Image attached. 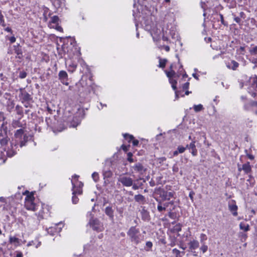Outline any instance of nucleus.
Returning a JSON list of instances; mask_svg holds the SVG:
<instances>
[{
	"mask_svg": "<svg viewBox=\"0 0 257 257\" xmlns=\"http://www.w3.org/2000/svg\"><path fill=\"white\" fill-rule=\"evenodd\" d=\"M191 154L193 156H196L197 154V150L196 149L192 150Z\"/></svg>",
	"mask_w": 257,
	"mask_h": 257,
	"instance_id": "obj_57",
	"label": "nucleus"
},
{
	"mask_svg": "<svg viewBox=\"0 0 257 257\" xmlns=\"http://www.w3.org/2000/svg\"><path fill=\"white\" fill-rule=\"evenodd\" d=\"M157 201L158 202V204L157 206V209L159 212H163L164 211L166 210L165 207L163 205V203L159 199H156Z\"/></svg>",
	"mask_w": 257,
	"mask_h": 257,
	"instance_id": "obj_28",
	"label": "nucleus"
},
{
	"mask_svg": "<svg viewBox=\"0 0 257 257\" xmlns=\"http://www.w3.org/2000/svg\"><path fill=\"white\" fill-rule=\"evenodd\" d=\"M4 22V16L2 14V12L0 10V25L2 24Z\"/></svg>",
	"mask_w": 257,
	"mask_h": 257,
	"instance_id": "obj_53",
	"label": "nucleus"
},
{
	"mask_svg": "<svg viewBox=\"0 0 257 257\" xmlns=\"http://www.w3.org/2000/svg\"><path fill=\"white\" fill-rule=\"evenodd\" d=\"M14 47L15 52L17 54V57L21 59L23 57V51L20 45L18 44L17 46H14Z\"/></svg>",
	"mask_w": 257,
	"mask_h": 257,
	"instance_id": "obj_22",
	"label": "nucleus"
},
{
	"mask_svg": "<svg viewBox=\"0 0 257 257\" xmlns=\"http://www.w3.org/2000/svg\"><path fill=\"white\" fill-rule=\"evenodd\" d=\"M188 245L190 250H195L199 246V242L198 240L194 239L189 242Z\"/></svg>",
	"mask_w": 257,
	"mask_h": 257,
	"instance_id": "obj_19",
	"label": "nucleus"
},
{
	"mask_svg": "<svg viewBox=\"0 0 257 257\" xmlns=\"http://www.w3.org/2000/svg\"><path fill=\"white\" fill-rule=\"evenodd\" d=\"M12 125L15 128L22 127L23 129H24L26 126V124L22 123L20 120L13 121Z\"/></svg>",
	"mask_w": 257,
	"mask_h": 257,
	"instance_id": "obj_26",
	"label": "nucleus"
},
{
	"mask_svg": "<svg viewBox=\"0 0 257 257\" xmlns=\"http://www.w3.org/2000/svg\"><path fill=\"white\" fill-rule=\"evenodd\" d=\"M169 82L171 84L172 87L173 89L174 90H175V96L176 98H179V92L178 91H176L177 87V80L175 79H174L173 78L169 79Z\"/></svg>",
	"mask_w": 257,
	"mask_h": 257,
	"instance_id": "obj_20",
	"label": "nucleus"
},
{
	"mask_svg": "<svg viewBox=\"0 0 257 257\" xmlns=\"http://www.w3.org/2000/svg\"><path fill=\"white\" fill-rule=\"evenodd\" d=\"M199 239L201 243H205V241L207 239V236L204 233H201L199 236Z\"/></svg>",
	"mask_w": 257,
	"mask_h": 257,
	"instance_id": "obj_35",
	"label": "nucleus"
},
{
	"mask_svg": "<svg viewBox=\"0 0 257 257\" xmlns=\"http://www.w3.org/2000/svg\"><path fill=\"white\" fill-rule=\"evenodd\" d=\"M172 252L174 254H175V257H182V255L181 254V251L177 248H174L172 250Z\"/></svg>",
	"mask_w": 257,
	"mask_h": 257,
	"instance_id": "obj_40",
	"label": "nucleus"
},
{
	"mask_svg": "<svg viewBox=\"0 0 257 257\" xmlns=\"http://www.w3.org/2000/svg\"><path fill=\"white\" fill-rule=\"evenodd\" d=\"M249 52L252 57V62L254 63H257V46L250 48Z\"/></svg>",
	"mask_w": 257,
	"mask_h": 257,
	"instance_id": "obj_16",
	"label": "nucleus"
},
{
	"mask_svg": "<svg viewBox=\"0 0 257 257\" xmlns=\"http://www.w3.org/2000/svg\"><path fill=\"white\" fill-rule=\"evenodd\" d=\"M58 78L61 82L65 85H68V76L67 72L64 70H61L58 74Z\"/></svg>",
	"mask_w": 257,
	"mask_h": 257,
	"instance_id": "obj_9",
	"label": "nucleus"
},
{
	"mask_svg": "<svg viewBox=\"0 0 257 257\" xmlns=\"http://www.w3.org/2000/svg\"><path fill=\"white\" fill-rule=\"evenodd\" d=\"M228 209L229 211L232 213V215L234 216L237 215V206L236 205L234 200H231L228 203Z\"/></svg>",
	"mask_w": 257,
	"mask_h": 257,
	"instance_id": "obj_11",
	"label": "nucleus"
},
{
	"mask_svg": "<svg viewBox=\"0 0 257 257\" xmlns=\"http://www.w3.org/2000/svg\"><path fill=\"white\" fill-rule=\"evenodd\" d=\"M73 122H72L70 125V127H75L76 126H77L80 123V122H79L78 121H77L76 122L74 121V120H73Z\"/></svg>",
	"mask_w": 257,
	"mask_h": 257,
	"instance_id": "obj_50",
	"label": "nucleus"
},
{
	"mask_svg": "<svg viewBox=\"0 0 257 257\" xmlns=\"http://www.w3.org/2000/svg\"><path fill=\"white\" fill-rule=\"evenodd\" d=\"M89 224L92 228L97 232L102 231L104 229L103 224L97 218H91Z\"/></svg>",
	"mask_w": 257,
	"mask_h": 257,
	"instance_id": "obj_5",
	"label": "nucleus"
},
{
	"mask_svg": "<svg viewBox=\"0 0 257 257\" xmlns=\"http://www.w3.org/2000/svg\"><path fill=\"white\" fill-rule=\"evenodd\" d=\"M78 176L77 175H74L73 177V180H71V183L72 185V194L73 195H76V194H81L82 192V187L83 186V184L81 182H79V187L76 188V184L74 182V180L76 179L77 180L78 178Z\"/></svg>",
	"mask_w": 257,
	"mask_h": 257,
	"instance_id": "obj_6",
	"label": "nucleus"
},
{
	"mask_svg": "<svg viewBox=\"0 0 257 257\" xmlns=\"http://www.w3.org/2000/svg\"><path fill=\"white\" fill-rule=\"evenodd\" d=\"M193 108L195 112H199L203 109V105L201 104L194 105Z\"/></svg>",
	"mask_w": 257,
	"mask_h": 257,
	"instance_id": "obj_39",
	"label": "nucleus"
},
{
	"mask_svg": "<svg viewBox=\"0 0 257 257\" xmlns=\"http://www.w3.org/2000/svg\"><path fill=\"white\" fill-rule=\"evenodd\" d=\"M15 137L16 138V143L19 144L20 147L25 146L28 137L24 133V129L18 130L15 134Z\"/></svg>",
	"mask_w": 257,
	"mask_h": 257,
	"instance_id": "obj_2",
	"label": "nucleus"
},
{
	"mask_svg": "<svg viewBox=\"0 0 257 257\" xmlns=\"http://www.w3.org/2000/svg\"><path fill=\"white\" fill-rule=\"evenodd\" d=\"M103 176L104 179L110 178L112 176V172L110 170L104 171Z\"/></svg>",
	"mask_w": 257,
	"mask_h": 257,
	"instance_id": "obj_37",
	"label": "nucleus"
},
{
	"mask_svg": "<svg viewBox=\"0 0 257 257\" xmlns=\"http://www.w3.org/2000/svg\"><path fill=\"white\" fill-rule=\"evenodd\" d=\"M127 160L128 162L132 163V162H134V159H133L132 157H133V154L131 153V152H129L127 154Z\"/></svg>",
	"mask_w": 257,
	"mask_h": 257,
	"instance_id": "obj_43",
	"label": "nucleus"
},
{
	"mask_svg": "<svg viewBox=\"0 0 257 257\" xmlns=\"http://www.w3.org/2000/svg\"><path fill=\"white\" fill-rule=\"evenodd\" d=\"M92 178L94 182H97L99 180L98 174L96 172H94L92 174Z\"/></svg>",
	"mask_w": 257,
	"mask_h": 257,
	"instance_id": "obj_41",
	"label": "nucleus"
},
{
	"mask_svg": "<svg viewBox=\"0 0 257 257\" xmlns=\"http://www.w3.org/2000/svg\"><path fill=\"white\" fill-rule=\"evenodd\" d=\"M170 204H173V201H171L170 202H166V203H163V206L165 207V208L166 209V208L168 207V206H169V205Z\"/></svg>",
	"mask_w": 257,
	"mask_h": 257,
	"instance_id": "obj_52",
	"label": "nucleus"
},
{
	"mask_svg": "<svg viewBox=\"0 0 257 257\" xmlns=\"http://www.w3.org/2000/svg\"><path fill=\"white\" fill-rule=\"evenodd\" d=\"M132 168L135 171L139 173L141 175L144 174L147 170V168L140 163L136 164L134 166H132Z\"/></svg>",
	"mask_w": 257,
	"mask_h": 257,
	"instance_id": "obj_10",
	"label": "nucleus"
},
{
	"mask_svg": "<svg viewBox=\"0 0 257 257\" xmlns=\"http://www.w3.org/2000/svg\"><path fill=\"white\" fill-rule=\"evenodd\" d=\"M248 109L252 111L256 115H257V101H251L247 104Z\"/></svg>",
	"mask_w": 257,
	"mask_h": 257,
	"instance_id": "obj_18",
	"label": "nucleus"
},
{
	"mask_svg": "<svg viewBox=\"0 0 257 257\" xmlns=\"http://www.w3.org/2000/svg\"><path fill=\"white\" fill-rule=\"evenodd\" d=\"M204 40L205 41L207 42V43H209L211 41V37H208V38H206V37H205L204 38Z\"/></svg>",
	"mask_w": 257,
	"mask_h": 257,
	"instance_id": "obj_61",
	"label": "nucleus"
},
{
	"mask_svg": "<svg viewBox=\"0 0 257 257\" xmlns=\"http://www.w3.org/2000/svg\"><path fill=\"white\" fill-rule=\"evenodd\" d=\"M34 197L33 194L27 195L25 198V206L27 210L35 211L37 205L34 203Z\"/></svg>",
	"mask_w": 257,
	"mask_h": 257,
	"instance_id": "obj_3",
	"label": "nucleus"
},
{
	"mask_svg": "<svg viewBox=\"0 0 257 257\" xmlns=\"http://www.w3.org/2000/svg\"><path fill=\"white\" fill-rule=\"evenodd\" d=\"M226 67L230 69L235 70L239 66V64L234 60H231L226 64Z\"/></svg>",
	"mask_w": 257,
	"mask_h": 257,
	"instance_id": "obj_17",
	"label": "nucleus"
},
{
	"mask_svg": "<svg viewBox=\"0 0 257 257\" xmlns=\"http://www.w3.org/2000/svg\"><path fill=\"white\" fill-rule=\"evenodd\" d=\"M158 58L159 59V65L158 66L160 68H164L167 61V59H162L160 57H159Z\"/></svg>",
	"mask_w": 257,
	"mask_h": 257,
	"instance_id": "obj_33",
	"label": "nucleus"
},
{
	"mask_svg": "<svg viewBox=\"0 0 257 257\" xmlns=\"http://www.w3.org/2000/svg\"><path fill=\"white\" fill-rule=\"evenodd\" d=\"M189 83L187 82L185 83L183 85L182 88L184 90H186L189 88Z\"/></svg>",
	"mask_w": 257,
	"mask_h": 257,
	"instance_id": "obj_51",
	"label": "nucleus"
},
{
	"mask_svg": "<svg viewBox=\"0 0 257 257\" xmlns=\"http://www.w3.org/2000/svg\"><path fill=\"white\" fill-rule=\"evenodd\" d=\"M121 148L122 149V150L124 151H126L127 150V147L125 145H122L121 146Z\"/></svg>",
	"mask_w": 257,
	"mask_h": 257,
	"instance_id": "obj_64",
	"label": "nucleus"
},
{
	"mask_svg": "<svg viewBox=\"0 0 257 257\" xmlns=\"http://www.w3.org/2000/svg\"><path fill=\"white\" fill-rule=\"evenodd\" d=\"M21 240L15 237L10 236L9 237V242L11 244H14L15 246H19L21 245Z\"/></svg>",
	"mask_w": 257,
	"mask_h": 257,
	"instance_id": "obj_23",
	"label": "nucleus"
},
{
	"mask_svg": "<svg viewBox=\"0 0 257 257\" xmlns=\"http://www.w3.org/2000/svg\"><path fill=\"white\" fill-rule=\"evenodd\" d=\"M23 103L24 104V106L26 107H28L30 106V104L28 102V101H24V102Z\"/></svg>",
	"mask_w": 257,
	"mask_h": 257,
	"instance_id": "obj_63",
	"label": "nucleus"
},
{
	"mask_svg": "<svg viewBox=\"0 0 257 257\" xmlns=\"http://www.w3.org/2000/svg\"><path fill=\"white\" fill-rule=\"evenodd\" d=\"M16 110L17 111V113L18 114L20 115L21 116L23 115V110L22 107L17 105L16 106Z\"/></svg>",
	"mask_w": 257,
	"mask_h": 257,
	"instance_id": "obj_38",
	"label": "nucleus"
},
{
	"mask_svg": "<svg viewBox=\"0 0 257 257\" xmlns=\"http://www.w3.org/2000/svg\"><path fill=\"white\" fill-rule=\"evenodd\" d=\"M244 49L245 47H240L238 50L237 51L240 54H244Z\"/></svg>",
	"mask_w": 257,
	"mask_h": 257,
	"instance_id": "obj_49",
	"label": "nucleus"
},
{
	"mask_svg": "<svg viewBox=\"0 0 257 257\" xmlns=\"http://www.w3.org/2000/svg\"><path fill=\"white\" fill-rule=\"evenodd\" d=\"M234 20L237 23H239L240 22V18L239 17H235Z\"/></svg>",
	"mask_w": 257,
	"mask_h": 257,
	"instance_id": "obj_62",
	"label": "nucleus"
},
{
	"mask_svg": "<svg viewBox=\"0 0 257 257\" xmlns=\"http://www.w3.org/2000/svg\"><path fill=\"white\" fill-rule=\"evenodd\" d=\"M146 246L151 248L153 246V243L151 241H147L146 243Z\"/></svg>",
	"mask_w": 257,
	"mask_h": 257,
	"instance_id": "obj_54",
	"label": "nucleus"
},
{
	"mask_svg": "<svg viewBox=\"0 0 257 257\" xmlns=\"http://www.w3.org/2000/svg\"><path fill=\"white\" fill-rule=\"evenodd\" d=\"M241 169L244 171L246 174L248 173L251 171V167L249 163L248 162L242 165ZM239 171L241 170V168L238 169Z\"/></svg>",
	"mask_w": 257,
	"mask_h": 257,
	"instance_id": "obj_27",
	"label": "nucleus"
},
{
	"mask_svg": "<svg viewBox=\"0 0 257 257\" xmlns=\"http://www.w3.org/2000/svg\"><path fill=\"white\" fill-rule=\"evenodd\" d=\"M35 244H36L35 242L33 240V241H29L28 242V243L27 244V246H30L35 245Z\"/></svg>",
	"mask_w": 257,
	"mask_h": 257,
	"instance_id": "obj_59",
	"label": "nucleus"
},
{
	"mask_svg": "<svg viewBox=\"0 0 257 257\" xmlns=\"http://www.w3.org/2000/svg\"><path fill=\"white\" fill-rule=\"evenodd\" d=\"M18 146H20V144L16 142L14 145H13V144L11 145V149H9L7 151V155L9 157H13L17 153V149Z\"/></svg>",
	"mask_w": 257,
	"mask_h": 257,
	"instance_id": "obj_14",
	"label": "nucleus"
},
{
	"mask_svg": "<svg viewBox=\"0 0 257 257\" xmlns=\"http://www.w3.org/2000/svg\"><path fill=\"white\" fill-rule=\"evenodd\" d=\"M126 233L131 241L136 245L141 243L145 239V231L142 233L140 229L136 226L131 227Z\"/></svg>",
	"mask_w": 257,
	"mask_h": 257,
	"instance_id": "obj_1",
	"label": "nucleus"
},
{
	"mask_svg": "<svg viewBox=\"0 0 257 257\" xmlns=\"http://www.w3.org/2000/svg\"><path fill=\"white\" fill-rule=\"evenodd\" d=\"M80 84L82 85V87L83 88V89H82V91H87L89 90V87L86 85L85 81L81 79L80 81Z\"/></svg>",
	"mask_w": 257,
	"mask_h": 257,
	"instance_id": "obj_34",
	"label": "nucleus"
},
{
	"mask_svg": "<svg viewBox=\"0 0 257 257\" xmlns=\"http://www.w3.org/2000/svg\"><path fill=\"white\" fill-rule=\"evenodd\" d=\"M167 77L170 79L173 78L175 75V72L174 71H171L169 72H166Z\"/></svg>",
	"mask_w": 257,
	"mask_h": 257,
	"instance_id": "obj_42",
	"label": "nucleus"
},
{
	"mask_svg": "<svg viewBox=\"0 0 257 257\" xmlns=\"http://www.w3.org/2000/svg\"><path fill=\"white\" fill-rule=\"evenodd\" d=\"M201 244L200 250L203 253H204L208 250V246L206 244V243H201Z\"/></svg>",
	"mask_w": 257,
	"mask_h": 257,
	"instance_id": "obj_36",
	"label": "nucleus"
},
{
	"mask_svg": "<svg viewBox=\"0 0 257 257\" xmlns=\"http://www.w3.org/2000/svg\"><path fill=\"white\" fill-rule=\"evenodd\" d=\"M194 192H193V191H191L190 193H189V196L190 198V199L193 201V196L194 195Z\"/></svg>",
	"mask_w": 257,
	"mask_h": 257,
	"instance_id": "obj_56",
	"label": "nucleus"
},
{
	"mask_svg": "<svg viewBox=\"0 0 257 257\" xmlns=\"http://www.w3.org/2000/svg\"><path fill=\"white\" fill-rule=\"evenodd\" d=\"M2 128L0 133V146H4L7 144L9 139L7 136V127L4 123L2 124Z\"/></svg>",
	"mask_w": 257,
	"mask_h": 257,
	"instance_id": "obj_4",
	"label": "nucleus"
},
{
	"mask_svg": "<svg viewBox=\"0 0 257 257\" xmlns=\"http://www.w3.org/2000/svg\"><path fill=\"white\" fill-rule=\"evenodd\" d=\"M154 41H159L161 40L162 33H151Z\"/></svg>",
	"mask_w": 257,
	"mask_h": 257,
	"instance_id": "obj_30",
	"label": "nucleus"
},
{
	"mask_svg": "<svg viewBox=\"0 0 257 257\" xmlns=\"http://www.w3.org/2000/svg\"><path fill=\"white\" fill-rule=\"evenodd\" d=\"M174 230L177 232H179L181 230V226L180 224H176L174 226Z\"/></svg>",
	"mask_w": 257,
	"mask_h": 257,
	"instance_id": "obj_48",
	"label": "nucleus"
},
{
	"mask_svg": "<svg viewBox=\"0 0 257 257\" xmlns=\"http://www.w3.org/2000/svg\"><path fill=\"white\" fill-rule=\"evenodd\" d=\"M179 153H183L186 150V148L182 146H179L177 148Z\"/></svg>",
	"mask_w": 257,
	"mask_h": 257,
	"instance_id": "obj_47",
	"label": "nucleus"
},
{
	"mask_svg": "<svg viewBox=\"0 0 257 257\" xmlns=\"http://www.w3.org/2000/svg\"><path fill=\"white\" fill-rule=\"evenodd\" d=\"M21 98L23 100V103L24 101H29L32 99L31 95L26 91H22L21 92Z\"/></svg>",
	"mask_w": 257,
	"mask_h": 257,
	"instance_id": "obj_24",
	"label": "nucleus"
},
{
	"mask_svg": "<svg viewBox=\"0 0 257 257\" xmlns=\"http://www.w3.org/2000/svg\"><path fill=\"white\" fill-rule=\"evenodd\" d=\"M123 136L124 138L126 140H127L129 142H130L131 141H133V145L134 146H137L138 145L139 141L137 140H134L133 136L128 134H124Z\"/></svg>",
	"mask_w": 257,
	"mask_h": 257,
	"instance_id": "obj_21",
	"label": "nucleus"
},
{
	"mask_svg": "<svg viewBox=\"0 0 257 257\" xmlns=\"http://www.w3.org/2000/svg\"><path fill=\"white\" fill-rule=\"evenodd\" d=\"M118 181L120 182L123 186L125 187H131L133 184V179L130 177L121 175L118 178Z\"/></svg>",
	"mask_w": 257,
	"mask_h": 257,
	"instance_id": "obj_7",
	"label": "nucleus"
},
{
	"mask_svg": "<svg viewBox=\"0 0 257 257\" xmlns=\"http://www.w3.org/2000/svg\"><path fill=\"white\" fill-rule=\"evenodd\" d=\"M115 209H116V212L119 214V217L121 218H122L123 216V211L124 210V207L116 206L115 207Z\"/></svg>",
	"mask_w": 257,
	"mask_h": 257,
	"instance_id": "obj_32",
	"label": "nucleus"
},
{
	"mask_svg": "<svg viewBox=\"0 0 257 257\" xmlns=\"http://www.w3.org/2000/svg\"><path fill=\"white\" fill-rule=\"evenodd\" d=\"M72 201L73 204H76L78 203L79 199L76 196V195H73L72 197Z\"/></svg>",
	"mask_w": 257,
	"mask_h": 257,
	"instance_id": "obj_45",
	"label": "nucleus"
},
{
	"mask_svg": "<svg viewBox=\"0 0 257 257\" xmlns=\"http://www.w3.org/2000/svg\"><path fill=\"white\" fill-rule=\"evenodd\" d=\"M135 200L136 202H138L141 204H145V203L146 202V199L145 197L141 194L135 195Z\"/></svg>",
	"mask_w": 257,
	"mask_h": 257,
	"instance_id": "obj_25",
	"label": "nucleus"
},
{
	"mask_svg": "<svg viewBox=\"0 0 257 257\" xmlns=\"http://www.w3.org/2000/svg\"><path fill=\"white\" fill-rule=\"evenodd\" d=\"M132 186L133 189H134V190H137L139 189V186L135 184H133Z\"/></svg>",
	"mask_w": 257,
	"mask_h": 257,
	"instance_id": "obj_60",
	"label": "nucleus"
},
{
	"mask_svg": "<svg viewBox=\"0 0 257 257\" xmlns=\"http://www.w3.org/2000/svg\"><path fill=\"white\" fill-rule=\"evenodd\" d=\"M59 18L57 16H53L51 19V21L49 23V27L50 28H53L58 31L61 32L63 31L62 28L58 25V22Z\"/></svg>",
	"mask_w": 257,
	"mask_h": 257,
	"instance_id": "obj_8",
	"label": "nucleus"
},
{
	"mask_svg": "<svg viewBox=\"0 0 257 257\" xmlns=\"http://www.w3.org/2000/svg\"><path fill=\"white\" fill-rule=\"evenodd\" d=\"M65 65L67 67L68 71L71 73L74 72L77 68L76 63L71 60H66Z\"/></svg>",
	"mask_w": 257,
	"mask_h": 257,
	"instance_id": "obj_12",
	"label": "nucleus"
},
{
	"mask_svg": "<svg viewBox=\"0 0 257 257\" xmlns=\"http://www.w3.org/2000/svg\"><path fill=\"white\" fill-rule=\"evenodd\" d=\"M160 196L162 198L163 200H169L171 198L173 197L174 193L171 192H167L165 191H161Z\"/></svg>",
	"mask_w": 257,
	"mask_h": 257,
	"instance_id": "obj_13",
	"label": "nucleus"
},
{
	"mask_svg": "<svg viewBox=\"0 0 257 257\" xmlns=\"http://www.w3.org/2000/svg\"><path fill=\"white\" fill-rule=\"evenodd\" d=\"M27 74L25 71H21L19 74V77L21 79H24L26 77Z\"/></svg>",
	"mask_w": 257,
	"mask_h": 257,
	"instance_id": "obj_46",
	"label": "nucleus"
},
{
	"mask_svg": "<svg viewBox=\"0 0 257 257\" xmlns=\"http://www.w3.org/2000/svg\"><path fill=\"white\" fill-rule=\"evenodd\" d=\"M9 40L10 41L11 43H13L16 41V38L14 36L11 37L9 38Z\"/></svg>",
	"mask_w": 257,
	"mask_h": 257,
	"instance_id": "obj_58",
	"label": "nucleus"
},
{
	"mask_svg": "<svg viewBox=\"0 0 257 257\" xmlns=\"http://www.w3.org/2000/svg\"><path fill=\"white\" fill-rule=\"evenodd\" d=\"M161 39L164 41H168V37L167 36H165L164 33H162V35L161 36Z\"/></svg>",
	"mask_w": 257,
	"mask_h": 257,
	"instance_id": "obj_55",
	"label": "nucleus"
},
{
	"mask_svg": "<svg viewBox=\"0 0 257 257\" xmlns=\"http://www.w3.org/2000/svg\"><path fill=\"white\" fill-rule=\"evenodd\" d=\"M142 219L144 220H148L149 218V213L145 209H142L141 211Z\"/></svg>",
	"mask_w": 257,
	"mask_h": 257,
	"instance_id": "obj_31",
	"label": "nucleus"
},
{
	"mask_svg": "<svg viewBox=\"0 0 257 257\" xmlns=\"http://www.w3.org/2000/svg\"><path fill=\"white\" fill-rule=\"evenodd\" d=\"M196 142V141L195 140H192V142L188 146H189V149H191L192 150L196 149V146H195Z\"/></svg>",
	"mask_w": 257,
	"mask_h": 257,
	"instance_id": "obj_44",
	"label": "nucleus"
},
{
	"mask_svg": "<svg viewBox=\"0 0 257 257\" xmlns=\"http://www.w3.org/2000/svg\"><path fill=\"white\" fill-rule=\"evenodd\" d=\"M239 228L244 231H247L249 230V226L248 224L244 222H240L239 224Z\"/></svg>",
	"mask_w": 257,
	"mask_h": 257,
	"instance_id": "obj_29",
	"label": "nucleus"
},
{
	"mask_svg": "<svg viewBox=\"0 0 257 257\" xmlns=\"http://www.w3.org/2000/svg\"><path fill=\"white\" fill-rule=\"evenodd\" d=\"M104 212L110 220L113 221L114 220V210L111 206H107L105 208Z\"/></svg>",
	"mask_w": 257,
	"mask_h": 257,
	"instance_id": "obj_15",
	"label": "nucleus"
}]
</instances>
